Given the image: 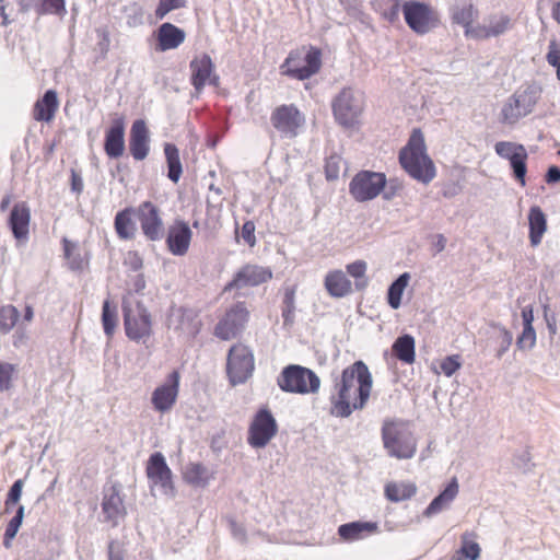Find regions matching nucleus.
Wrapping results in <instances>:
<instances>
[{
  "instance_id": "1",
  "label": "nucleus",
  "mask_w": 560,
  "mask_h": 560,
  "mask_svg": "<svg viewBox=\"0 0 560 560\" xmlns=\"http://www.w3.org/2000/svg\"><path fill=\"white\" fill-rule=\"evenodd\" d=\"M399 163L406 173L422 184H429L436 175L435 166L427 154L424 137L413 129L407 144L399 151Z\"/></svg>"
},
{
  "instance_id": "2",
  "label": "nucleus",
  "mask_w": 560,
  "mask_h": 560,
  "mask_svg": "<svg viewBox=\"0 0 560 560\" xmlns=\"http://www.w3.org/2000/svg\"><path fill=\"white\" fill-rule=\"evenodd\" d=\"M382 441L388 455L398 459H409L417 452V440L410 430L409 421L385 419L382 427Z\"/></svg>"
},
{
  "instance_id": "3",
  "label": "nucleus",
  "mask_w": 560,
  "mask_h": 560,
  "mask_svg": "<svg viewBox=\"0 0 560 560\" xmlns=\"http://www.w3.org/2000/svg\"><path fill=\"white\" fill-rule=\"evenodd\" d=\"M540 94L541 90L536 84L516 90L502 106L501 121L505 125H515L520 119L532 114Z\"/></svg>"
},
{
  "instance_id": "4",
  "label": "nucleus",
  "mask_w": 560,
  "mask_h": 560,
  "mask_svg": "<svg viewBox=\"0 0 560 560\" xmlns=\"http://www.w3.org/2000/svg\"><path fill=\"white\" fill-rule=\"evenodd\" d=\"M122 315L126 336L133 341L149 338L152 332L151 314L140 301H124Z\"/></svg>"
},
{
  "instance_id": "5",
  "label": "nucleus",
  "mask_w": 560,
  "mask_h": 560,
  "mask_svg": "<svg viewBox=\"0 0 560 560\" xmlns=\"http://www.w3.org/2000/svg\"><path fill=\"white\" fill-rule=\"evenodd\" d=\"M331 109L336 121L346 128L353 127L363 110L362 94L343 88L332 100Z\"/></svg>"
},
{
  "instance_id": "6",
  "label": "nucleus",
  "mask_w": 560,
  "mask_h": 560,
  "mask_svg": "<svg viewBox=\"0 0 560 560\" xmlns=\"http://www.w3.org/2000/svg\"><path fill=\"white\" fill-rule=\"evenodd\" d=\"M255 369L253 351L243 343L231 347L228 353L226 373L231 385L244 384Z\"/></svg>"
},
{
  "instance_id": "7",
  "label": "nucleus",
  "mask_w": 560,
  "mask_h": 560,
  "mask_svg": "<svg viewBox=\"0 0 560 560\" xmlns=\"http://www.w3.org/2000/svg\"><path fill=\"white\" fill-rule=\"evenodd\" d=\"M278 433V423L271 411L264 407L253 417L248 431L247 443L254 448H264Z\"/></svg>"
},
{
  "instance_id": "8",
  "label": "nucleus",
  "mask_w": 560,
  "mask_h": 560,
  "mask_svg": "<svg viewBox=\"0 0 560 560\" xmlns=\"http://www.w3.org/2000/svg\"><path fill=\"white\" fill-rule=\"evenodd\" d=\"M386 176L384 173L373 171H360L349 184V192L358 202H364L376 198L385 188Z\"/></svg>"
},
{
  "instance_id": "9",
  "label": "nucleus",
  "mask_w": 560,
  "mask_h": 560,
  "mask_svg": "<svg viewBox=\"0 0 560 560\" xmlns=\"http://www.w3.org/2000/svg\"><path fill=\"white\" fill-rule=\"evenodd\" d=\"M299 58L300 54L298 51H290L280 67L282 74L302 81L319 71L322 67V52L318 48L310 47L304 57L305 66L300 67L295 63Z\"/></svg>"
},
{
  "instance_id": "10",
  "label": "nucleus",
  "mask_w": 560,
  "mask_h": 560,
  "mask_svg": "<svg viewBox=\"0 0 560 560\" xmlns=\"http://www.w3.org/2000/svg\"><path fill=\"white\" fill-rule=\"evenodd\" d=\"M249 312L244 302L232 305L214 327V335L221 340L237 337L245 328Z\"/></svg>"
},
{
  "instance_id": "11",
  "label": "nucleus",
  "mask_w": 560,
  "mask_h": 560,
  "mask_svg": "<svg viewBox=\"0 0 560 560\" xmlns=\"http://www.w3.org/2000/svg\"><path fill=\"white\" fill-rule=\"evenodd\" d=\"M401 9L406 24L419 35L429 33L436 24L434 11L424 2L406 1Z\"/></svg>"
},
{
  "instance_id": "12",
  "label": "nucleus",
  "mask_w": 560,
  "mask_h": 560,
  "mask_svg": "<svg viewBox=\"0 0 560 560\" xmlns=\"http://www.w3.org/2000/svg\"><path fill=\"white\" fill-rule=\"evenodd\" d=\"M371 387H340L338 395L331 400V415L348 417L352 410L362 408L370 396Z\"/></svg>"
},
{
  "instance_id": "13",
  "label": "nucleus",
  "mask_w": 560,
  "mask_h": 560,
  "mask_svg": "<svg viewBox=\"0 0 560 560\" xmlns=\"http://www.w3.org/2000/svg\"><path fill=\"white\" fill-rule=\"evenodd\" d=\"M494 151L500 158L509 161L515 179L525 186L528 158L525 147L516 142L499 141L494 145Z\"/></svg>"
},
{
  "instance_id": "14",
  "label": "nucleus",
  "mask_w": 560,
  "mask_h": 560,
  "mask_svg": "<svg viewBox=\"0 0 560 560\" xmlns=\"http://www.w3.org/2000/svg\"><path fill=\"white\" fill-rule=\"evenodd\" d=\"M167 327L178 335L196 337L201 327L195 310L184 306H172L167 315Z\"/></svg>"
},
{
  "instance_id": "15",
  "label": "nucleus",
  "mask_w": 560,
  "mask_h": 560,
  "mask_svg": "<svg viewBox=\"0 0 560 560\" xmlns=\"http://www.w3.org/2000/svg\"><path fill=\"white\" fill-rule=\"evenodd\" d=\"M141 231L147 240L159 242L164 237V224L160 209L151 201H144L137 209Z\"/></svg>"
},
{
  "instance_id": "16",
  "label": "nucleus",
  "mask_w": 560,
  "mask_h": 560,
  "mask_svg": "<svg viewBox=\"0 0 560 560\" xmlns=\"http://www.w3.org/2000/svg\"><path fill=\"white\" fill-rule=\"evenodd\" d=\"M270 121L281 136L294 138L298 129L304 124V116L292 104L281 105L271 114Z\"/></svg>"
},
{
  "instance_id": "17",
  "label": "nucleus",
  "mask_w": 560,
  "mask_h": 560,
  "mask_svg": "<svg viewBox=\"0 0 560 560\" xmlns=\"http://www.w3.org/2000/svg\"><path fill=\"white\" fill-rule=\"evenodd\" d=\"M145 474L151 482V486H159L163 489L164 493L173 494L174 485L172 480V470L166 464L165 457L162 453H153L145 466Z\"/></svg>"
},
{
  "instance_id": "18",
  "label": "nucleus",
  "mask_w": 560,
  "mask_h": 560,
  "mask_svg": "<svg viewBox=\"0 0 560 560\" xmlns=\"http://www.w3.org/2000/svg\"><path fill=\"white\" fill-rule=\"evenodd\" d=\"M448 14L453 24L459 25L464 28V35L467 38L474 37L476 25L474 22L479 16V11L471 0H454L450 5Z\"/></svg>"
},
{
  "instance_id": "19",
  "label": "nucleus",
  "mask_w": 560,
  "mask_h": 560,
  "mask_svg": "<svg viewBox=\"0 0 560 560\" xmlns=\"http://www.w3.org/2000/svg\"><path fill=\"white\" fill-rule=\"evenodd\" d=\"M272 278L269 268L256 265H246L234 276L233 280L225 284L224 291L240 290L245 287H256Z\"/></svg>"
},
{
  "instance_id": "20",
  "label": "nucleus",
  "mask_w": 560,
  "mask_h": 560,
  "mask_svg": "<svg viewBox=\"0 0 560 560\" xmlns=\"http://www.w3.org/2000/svg\"><path fill=\"white\" fill-rule=\"evenodd\" d=\"M126 121L124 116L116 115L105 132L104 151L110 159H118L125 152Z\"/></svg>"
},
{
  "instance_id": "21",
  "label": "nucleus",
  "mask_w": 560,
  "mask_h": 560,
  "mask_svg": "<svg viewBox=\"0 0 560 560\" xmlns=\"http://www.w3.org/2000/svg\"><path fill=\"white\" fill-rule=\"evenodd\" d=\"M485 24H477L476 31H472L476 40L499 37L513 27L511 18L504 13H494L486 18Z\"/></svg>"
},
{
  "instance_id": "22",
  "label": "nucleus",
  "mask_w": 560,
  "mask_h": 560,
  "mask_svg": "<svg viewBox=\"0 0 560 560\" xmlns=\"http://www.w3.org/2000/svg\"><path fill=\"white\" fill-rule=\"evenodd\" d=\"M189 68L191 70L190 82L197 93H200L206 83L217 85L219 78L211 73L213 72V62L209 55L203 54L200 57L194 58L190 61Z\"/></svg>"
},
{
  "instance_id": "23",
  "label": "nucleus",
  "mask_w": 560,
  "mask_h": 560,
  "mask_svg": "<svg viewBox=\"0 0 560 560\" xmlns=\"http://www.w3.org/2000/svg\"><path fill=\"white\" fill-rule=\"evenodd\" d=\"M192 232L189 225L182 220H177L168 228L166 245L168 250L175 256H184L189 248Z\"/></svg>"
},
{
  "instance_id": "24",
  "label": "nucleus",
  "mask_w": 560,
  "mask_h": 560,
  "mask_svg": "<svg viewBox=\"0 0 560 560\" xmlns=\"http://www.w3.org/2000/svg\"><path fill=\"white\" fill-rule=\"evenodd\" d=\"M277 385H320V378L308 368L290 364L278 376Z\"/></svg>"
},
{
  "instance_id": "25",
  "label": "nucleus",
  "mask_w": 560,
  "mask_h": 560,
  "mask_svg": "<svg viewBox=\"0 0 560 560\" xmlns=\"http://www.w3.org/2000/svg\"><path fill=\"white\" fill-rule=\"evenodd\" d=\"M149 142V130L145 121L142 119L135 120L129 138V150L135 160L142 161L148 156L150 150Z\"/></svg>"
},
{
  "instance_id": "26",
  "label": "nucleus",
  "mask_w": 560,
  "mask_h": 560,
  "mask_svg": "<svg viewBox=\"0 0 560 560\" xmlns=\"http://www.w3.org/2000/svg\"><path fill=\"white\" fill-rule=\"evenodd\" d=\"M31 210L26 202L13 206L9 217V226L18 241H27L30 233Z\"/></svg>"
},
{
  "instance_id": "27",
  "label": "nucleus",
  "mask_w": 560,
  "mask_h": 560,
  "mask_svg": "<svg viewBox=\"0 0 560 560\" xmlns=\"http://www.w3.org/2000/svg\"><path fill=\"white\" fill-rule=\"evenodd\" d=\"M102 510L106 520L112 522L113 526H116L118 521L125 517L126 508L117 486H110L105 490L102 501Z\"/></svg>"
},
{
  "instance_id": "28",
  "label": "nucleus",
  "mask_w": 560,
  "mask_h": 560,
  "mask_svg": "<svg viewBox=\"0 0 560 560\" xmlns=\"http://www.w3.org/2000/svg\"><path fill=\"white\" fill-rule=\"evenodd\" d=\"M186 38V33L178 26L165 22L156 31V50L166 51L179 47Z\"/></svg>"
},
{
  "instance_id": "29",
  "label": "nucleus",
  "mask_w": 560,
  "mask_h": 560,
  "mask_svg": "<svg viewBox=\"0 0 560 560\" xmlns=\"http://www.w3.org/2000/svg\"><path fill=\"white\" fill-rule=\"evenodd\" d=\"M59 102L55 90H47L44 95L36 101L33 108V118L37 121L49 122L58 108Z\"/></svg>"
},
{
  "instance_id": "30",
  "label": "nucleus",
  "mask_w": 560,
  "mask_h": 560,
  "mask_svg": "<svg viewBox=\"0 0 560 560\" xmlns=\"http://www.w3.org/2000/svg\"><path fill=\"white\" fill-rule=\"evenodd\" d=\"M528 226L530 245L536 247L541 243L542 236L547 230V219L540 207H530L528 212Z\"/></svg>"
},
{
  "instance_id": "31",
  "label": "nucleus",
  "mask_w": 560,
  "mask_h": 560,
  "mask_svg": "<svg viewBox=\"0 0 560 560\" xmlns=\"http://www.w3.org/2000/svg\"><path fill=\"white\" fill-rule=\"evenodd\" d=\"M372 385V376L363 361H355L346 368L341 373V382L339 385Z\"/></svg>"
},
{
  "instance_id": "32",
  "label": "nucleus",
  "mask_w": 560,
  "mask_h": 560,
  "mask_svg": "<svg viewBox=\"0 0 560 560\" xmlns=\"http://www.w3.org/2000/svg\"><path fill=\"white\" fill-rule=\"evenodd\" d=\"M377 530L376 523L372 522H352L340 525L338 528L339 536L347 541H354L364 538Z\"/></svg>"
},
{
  "instance_id": "33",
  "label": "nucleus",
  "mask_w": 560,
  "mask_h": 560,
  "mask_svg": "<svg viewBox=\"0 0 560 560\" xmlns=\"http://www.w3.org/2000/svg\"><path fill=\"white\" fill-rule=\"evenodd\" d=\"M325 288L334 298L346 296L351 291V282L341 270H334L325 277Z\"/></svg>"
},
{
  "instance_id": "34",
  "label": "nucleus",
  "mask_w": 560,
  "mask_h": 560,
  "mask_svg": "<svg viewBox=\"0 0 560 560\" xmlns=\"http://www.w3.org/2000/svg\"><path fill=\"white\" fill-rule=\"evenodd\" d=\"M415 347V338L411 335L405 334L394 341L392 351L399 361L410 364L416 358Z\"/></svg>"
},
{
  "instance_id": "35",
  "label": "nucleus",
  "mask_w": 560,
  "mask_h": 560,
  "mask_svg": "<svg viewBox=\"0 0 560 560\" xmlns=\"http://www.w3.org/2000/svg\"><path fill=\"white\" fill-rule=\"evenodd\" d=\"M458 493V483L456 478L447 485V487L442 491L436 498L432 500L429 506L425 510V515H433L441 512L445 509L457 495Z\"/></svg>"
},
{
  "instance_id": "36",
  "label": "nucleus",
  "mask_w": 560,
  "mask_h": 560,
  "mask_svg": "<svg viewBox=\"0 0 560 560\" xmlns=\"http://www.w3.org/2000/svg\"><path fill=\"white\" fill-rule=\"evenodd\" d=\"M132 212V208H125L115 215V231L121 240H131L135 237L136 225L131 218Z\"/></svg>"
},
{
  "instance_id": "37",
  "label": "nucleus",
  "mask_w": 560,
  "mask_h": 560,
  "mask_svg": "<svg viewBox=\"0 0 560 560\" xmlns=\"http://www.w3.org/2000/svg\"><path fill=\"white\" fill-rule=\"evenodd\" d=\"M384 492L387 500L400 502L411 499L417 492V487L412 482H388Z\"/></svg>"
},
{
  "instance_id": "38",
  "label": "nucleus",
  "mask_w": 560,
  "mask_h": 560,
  "mask_svg": "<svg viewBox=\"0 0 560 560\" xmlns=\"http://www.w3.org/2000/svg\"><path fill=\"white\" fill-rule=\"evenodd\" d=\"M211 477L207 467L200 463H189L183 472L184 480L195 487L207 486Z\"/></svg>"
},
{
  "instance_id": "39",
  "label": "nucleus",
  "mask_w": 560,
  "mask_h": 560,
  "mask_svg": "<svg viewBox=\"0 0 560 560\" xmlns=\"http://www.w3.org/2000/svg\"><path fill=\"white\" fill-rule=\"evenodd\" d=\"M164 154L167 163V177L173 183H177L183 173V166L179 159V151L173 143H165Z\"/></svg>"
},
{
  "instance_id": "40",
  "label": "nucleus",
  "mask_w": 560,
  "mask_h": 560,
  "mask_svg": "<svg viewBox=\"0 0 560 560\" xmlns=\"http://www.w3.org/2000/svg\"><path fill=\"white\" fill-rule=\"evenodd\" d=\"M409 280L410 275L404 272L390 283L387 290V303L393 310H397L401 305V296Z\"/></svg>"
},
{
  "instance_id": "41",
  "label": "nucleus",
  "mask_w": 560,
  "mask_h": 560,
  "mask_svg": "<svg viewBox=\"0 0 560 560\" xmlns=\"http://www.w3.org/2000/svg\"><path fill=\"white\" fill-rule=\"evenodd\" d=\"M177 397V387H156L152 395L154 408L159 411L168 410Z\"/></svg>"
},
{
  "instance_id": "42",
  "label": "nucleus",
  "mask_w": 560,
  "mask_h": 560,
  "mask_svg": "<svg viewBox=\"0 0 560 560\" xmlns=\"http://www.w3.org/2000/svg\"><path fill=\"white\" fill-rule=\"evenodd\" d=\"M470 535L465 533L462 536V546L455 552L453 560H477L480 556V546L478 542L469 538Z\"/></svg>"
},
{
  "instance_id": "43",
  "label": "nucleus",
  "mask_w": 560,
  "mask_h": 560,
  "mask_svg": "<svg viewBox=\"0 0 560 560\" xmlns=\"http://www.w3.org/2000/svg\"><path fill=\"white\" fill-rule=\"evenodd\" d=\"M281 316L283 326L291 328L295 320V290L293 288H288L284 292Z\"/></svg>"
},
{
  "instance_id": "44",
  "label": "nucleus",
  "mask_w": 560,
  "mask_h": 560,
  "mask_svg": "<svg viewBox=\"0 0 560 560\" xmlns=\"http://www.w3.org/2000/svg\"><path fill=\"white\" fill-rule=\"evenodd\" d=\"M20 313L13 305H4L0 307V332H10L18 323Z\"/></svg>"
},
{
  "instance_id": "45",
  "label": "nucleus",
  "mask_w": 560,
  "mask_h": 560,
  "mask_svg": "<svg viewBox=\"0 0 560 560\" xmlns=\"http://www.w3.org/2000/svg\"><path fill=\"white\" fill-rule=\"evenodd\" d=\"M23 517H24V506L20 505L16 510L15 515L7 525V528L4 532V539H3V546L5 548L11 547V541L16 536L19 528L23 522Z\"/></svg>"
},
{
  "instance_id": "46",
  "label": "nucleus",
  "mask_w": 560,
  "mask_h": 560,
  "mask_svg": "<svg viewBox=\"0 0 560 560\" xmlns=\"http://www.w3.org/2000/svg\"><path fill=\"white\" fill-rule=\"evenodd\" d=\"M102 324L106 336L110 337L116 328L117 314L115 308H110V303L105 300L102 307Z\"/></svg>"
},
{
  "instance_id": "47",
  "label": "nucleus",
  "mask_w": 560,
  "mask_h": 560,
  "mask_svg": "<svg viewBox=\"0 0 560 560\" xmlns=\"http://www.w3.org/2000/svg\"><path fill=\"white\" fill-rule=\"evenodd\" d=\"M36 13L38 15H63L66 13L65 0H38Z\"/></svg>"
},
{
  "instance_id": "48",
  "label": "nucleus",
  "mask_w": 560,
  "mask_h": 560,
  "mask_svg": "<svg viewBox=\"0 0 560 560\" xmlns=\"http://www.w3.org/2000/svg\"><path fill=\"white\" fill-rule=\"evenodd\" d=\"M343 162L338 154H331L325 162V174L328 180H335L339 177Z\"/></svg>"
},
{
  "instance_id": "49",
  "label": "nucleus",
  "mask_w": 560,
  "mask_h": 560,
  "mask_svg": "<svg viewBox=\"0 0 560 560\" xmlns=\"http://www.w3.org/2000/svg\"><path fill=\"white\" fill-rule=\"evenodd\" d=\"M24 487V481L22 479H18L11 486L7 499L4 501V510L9 512L12 506L19 503L22 497V490Z\"/></svg>"
},
{
  "instance_id": "50",
  "label": "nucleus",
  "mask_w": 560,
  "mask_h": 560,
  "mask_svg": "<svg viewBox=\"0 0 560 560\" xmlns=\"http://www.w3.org/2000/svg\"><path fill=\"white\" fill-rule=\"evenodd\" d=\"M536 343V331L533 326L524 325L522 334L517 337L516 346L520 349H532Z\"/></svg>"
},
{
  "instance_id": "51",
  "label": "nucleus",
  "mask_w": 560,
  "mask_h": 560,
  "mask_svg": "<svg viewBox=\"0 0 560 560\" xmlns=\"http://www.w3.org/2000/svg\"><path fill=\"white\" fill-rule=\"evenodd\" d=\"M95 33L98 39L96 44L97 49L101 52V56L105 58L110 46L109 31L106 26H100L95 30Z\"/></svg>"
},
{
  "instance_id": "52",
  "label": "nucleus",
  "mask_w": 560,
  "mask_h": 560,
  "mask_svg": "<svg viewBox=\"0 0 560 560\" xmlns=\"http://www.w3.org/2000/svg\"><path fill=\"white\" fill-rule=\"evenodd\" d=\"M182 0H160L155 10V16L162 20L170 11L182 8Z\"/></svg>"
},
{
  "instance_id": "53",
  "label": "nucleus",
  "mask_w": 560,
  "mask_h": 560,
  "mask_svg": "<svg viewBox=\"0 0 560 560\" xmlns=\"http://www.w3.org/2000/svg\"><path fill=\"white\" fill-rule=\"evenodd\" d=\"M499 349L497 357L501 358L510 348L513 341L512 334L504 327L499 328Z\"/></svg>"
},
{
  "instance_id": "54",
  "label": "nucleus",
  "mask_w": 560,
  "mask_h": 560,
  "mask_svg": "<svg viewBox=\"0 0 560 560\" xmlns=\"http://www.w3.org/2000/svg\"><path fill=\"white\" fill-rule=\"evenodd\" d=\"M441 371L446 375H453L460 368V357L459 355H450L443 359L441 362Z\"/></svg>"
},
{
  "instance_id": "55",
  "label": "nucleus",
  "mask_w": 560,
  "mask_h": 560,
  "mask_svg": "<svg viewBox=\"0 0 560 560\" xmlns=\"http://www.w3.org/2000/svg\"><path fill=\"white\" fill-rule=\"evenodd\" d=\"M546 58H547L548 63L556 68L557 79L560 81V49L557 48V45L555 42L550 43L549 50H548Z\"/></svg>"
},
{
  "instance_id": "56",
  "label": "nucleus",
  "mask_w": 560,
  "mask_h": 560,
  "mask_svg": "<svg viewBox=\"0 0 560 560\" xmlns=\"http://www.w3.org/2000/svg\"><path fill=\"white\" fill-rule=\"evenodd\" d=\"M368 265L364 260H355L347 266L348 273L354 279H361L365 276Z\"/></svg>"
},
{
  "instance_id": "57",
  "label": "nucleus",
  "mask_w": 560,
  "mask_h": 560,
  "mask_svg": "<svg viewBox=\"0 0 560 560\" xmlns=\"http://www.w3.org/2000/svg\"><path fill=\"white\" fill-rule=\"evenodd\" d=\"M241 235L244 242L250 247L256 244L255 237V223L253 221H246L241 230Z\"/></svg>"
},
{
  "instance_id": "58",
  "label": "nucleus",
  "mask_w": 560,
  "mask_h": 560,
  "mask_svg": "<svg viewBox=\"0 0 560 560\" xmlns=\"http://www.w3.org/2000/svg\"><path fill=\"white\" fill-rule=\"evenodd\" d=\"M14 372L15 365L7 362L0 363V385H9Z\"/></svg>"
},
{
  "instance_id": "59",
  "label": "nucleus",
  "mask_w": 560,
  "mask_h": 560,
  "mask_svg": "<svg viewBox=\"0 0 560 560\" xmlns=\"http://www.w3.org/2000/svg\"><path fill=\"white\" fill-rule=\"evenodd\" d=\"M108 559L109 560H124V550L116 541H110L108 545Z\"/></svg>"
},
{
  "instance_id": "60",
  "label": "nucleus",
  "mask_w": 560,
  "mask_h": 560,
  "mask_svg": "<svg viewBox=\"0 0 560 560\" xmlns=\"http://www.w3.org/2000/svg\"><path fill=\"white\" fill-rule=\"evenodd\" d=\"M399 188H400L399 183H397L395 180H390L389 183L386 182L385 188L382 190L383 191V198L385 200H390L397 194V190Z\"/></svg>"
},
{
  "instance_id": "61",
  "label": "nucleus",
  "mask_w": 560,
  "mask_h": 560,
  "mask_svg": "<svg viewBox=\"0 0 560 560\" xmlns=\"http://www.w3.org/2000/svg\"><path fill=\"white\" fill-rule=\"evenodd\" d=\"M545 180L548 184H556L560 182V167L552 165L547 170Z\"/></svg>"
},
{
  "instance_id": "62",
  "label": "nucleus",
  "mask_w": 560,
  "mask_h": 560,
  "mask_svg": "<svg viewBox=\"0 0 560 560\" xmlns=\"http://www.w3.org/2000/svg\"><path fill=\"white\" fill-rule=\"evenodd\" d=\"M71 190L78 195L81 194L83 190L82 177L74 171H72L71 173Z\"/></svg>"
},
{
  "instance_id": "63",
  "label": "nucleus",
  "mask_w": 560,
  "mask_h": 560,
  "mask_svg": "<svg viewBox=\"0 0 560 560\" xmlns=\"http://www.w3.org/2000/svg\"><path fill=\"white\" fill-rule=\"evenodd\" d=\"M20 11L26 13L31 10L37 12L38 0H16Z\"/></svg>"
},
{
  "instance_id": "64",
  "label": "nucleus",
  "mask_w": 560,
  "mask_h": 560,
  "mask_svg": "<svg viewBox=\"0 0 560 560\" xmlns=\"http://www.w3.org/2000/svg\"><path fill=\"white\" fill-rule=\"evenodd\" d=\"M69 260V268L73 271H79L83 269V259L79 253H73Z\"/></svg>"
}]
</instances>
